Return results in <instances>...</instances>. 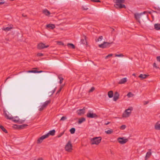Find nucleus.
<instances>
[{"label":"nucleus","instance_id":"obj_1","mask_svg":"<svg viewBox=\"0 0 160 160\" xmlns=\"http://www.w3.org/2000/svg\"><path fill=\"white\" fill-rule=\"evenodd\" d=\"M125 0H116V4L114 5L115 7L117 8H126V6L122 4L125 2Z\"/></svg>","mask_w":160,"mask_h":160},{"label":"nucleus","instance_id":"obj_2","mask_svg":"<svg viewBox=\"0 0 160 160\" xmlns=\"http://www.w3.org/2000/svg\"><path fill=\"white\" fill-rule=\"evenodd\" d=\"M101 138L100 137H96L90 139V142L91 144L98 145L101 142Z\"/></svg>","mask_w":160,"mask_h":160},{"label":"nucleus","instance_id":"obj_3","mask_svg":"<svg viewBox=\"0 0 160 160\" xmlns=\"http://www.w3.org/2000/svg\"><path fill=\"white\" fill-rule=\"evenodd\" d=\"M132 110V107L129 108L126 110L122 114V117L125 118L129 117Z\"/></svg>","mask_w":160,"mask_h":160},{"label":"nucleus","instance_id":"obj_4","mask_svg":"<svg viewBox=\"0 0 160 160\" xmlns=\"http://www.w3.org/2000/svg\"><path fill=\"white\" fill-rule=\"evenodd\" d=\"M113 43V42H104L103 43H102L101 44H99L98 45V46L100 48H104L109 47L110 45Z\"/></svg>","mask_w":160,"mask_h":160},{"label":"nucleus","instance_id":"obj_5","mask_svg":"<svg viewBox=\"0 0 160 160\" xmlns=\"http://www.w3.org/2000/svg\"><path fill=\"white\" fill-rule=\"evenodd\" d=\"M72 145L70 141H69L65 145V150L68 152H70L72 149Z\"/></svg>","mask_w":160,"mask_h":160},{"label":"nucleus","instance_id":"obj_6","mask_svg":"<svg viewBox=\"0 0 160 160\" xmlns=\"http://www.w3.org/2000/svg\"><path fill=\"white\" fill-rule=\"evenodd\" d=\"M87 117L90 118H96L98 116L91 111H89L87 114Z\"/></svg>","mask_w":160,"mask_h":160},{"label":"nucleus","instance_id":"obj_7","mask_svg":"<svg viewBox=\"0 0 160 160\" xmlns=\"http://www.w3.org/2000/svg\"><path fill=\"white\" fill-rule=\"evenodd\" d=\"M134 17L135 19L139 22V23H140V18H143L144 16L142 15V13H140V14L139 13H135L134 14Z\"/></svg>","mask_w":160,"mask_h":160},{"label":"nucleus","instance_id":"obj_8","mask_svg":"<svg viewBox=\"0 0 160 160\" xmlns=\"http://www.w3.org/2000/svg\"><path fill=\"white\" fill-rule=\"evenodd\" d=\"M118 142L121 144H124L128 141L127 139L125 137L119 138L118 139Z\"/></svg>","mask_w":160,"mask_h":160},{"label":"nucleus","instance_id":"obj_9","mask_svg":"<svg viewBox=\"0 0 160 160\" xmlns=\"http://www.w3.org/2000/svg\"><path fill=\"white\" fill-rule=\"evenodd\" d=\"M48 45H45V44L42 43H41L38 44L37 46V48L39 49H41L45 48H47L49 47Z\"/></svg>","mask_w":160,"mask_h":160},{"label":"nucleus","instance_id":"obj_10","mask_svg":"<svg viewBox=\"0 0 160 160\" xmlns=\"http://www.w3.org/2000/svg\"><path fill=\"white\" fill-rule=\"evenodd\" d=\"M77 114L80 116H82L85 113V108H83L82 109H80L77 111Z\"/></svg>","mask_w":160,"mask_h":160},{"label":"nucleus","instance_id":"obj_11","mask_svg":"<svg viewBox=\"0 0 160 160\" xmlns=\"http://www.w3.org/2000/svg\"><path fill=\"white\" fill-rule=\"evenodd\" d=\"M4 114L5 115V117L8 119H11L13 118L12 116L11 115L9 114L8 112L5 111L4 112Z\"/></svg>","mask_w":160,"mask_h":160},{"label":"nucleus","instance_id":"obj_12","mask_svg":"<svg viewBox=\"0 0 160 160\" xmlns=\"http://www.w3.org/2000/svg\"><path fill=\"white\" fill-rule=\"evenodd\" d=\"M46 135H45L40 138L37 141V143H41L42 141L45 138H47Z\"/></svg>","mask_w":160,"mask_h":160},{"label":"nucleus","instance_id":"obj_13","mask_svg":"<svg viewBox=\"0 0 160 160\" xmlns=\"http://www.w3.org/2000/svg\"><path fill=\"white\" fill-rule=\"evenodd\" d=\"M83 36L84 38V39H82L81 40V43L83 44L86 45L87 44V37L84 35H83Z\"/></svg>","mask_w":160,"mask_h":160},{"label":"nucleus","instance_id":"obj_14","mask_svg":"<svg viewBox=\"0 0 160 160\" xmlns=\"http://www.w3.org/2000/svg\"><path fill=\"white\" fill-rule=\"evenodd\" d=\"M113 96V100H117L119 98V94L118 92L116 91L115 92Z\"/></svg>","mask_w":160,"mask_h":160},{"label":"nucleus","instance_id":"obj_15","mask_svg":"<svg viewBox=\"0 0 160 160\" xmlns=\"http://www.w3.org/2000/svg\"><path fill=\"white\" fill-rule=\"evenodd\" d=\"M55 130H53L50 131L46 135L48 138L50 135H53L55 134Z\"/></svg>","mask_w":160,"mask_h":160},{"label":"nucleus","instance_id":"obj_16","mask_svg":"<svg viewBox=\"0 0 160 160\" xmlns=\"http://www.w3.org/2000/svg\"><path fill=\"white\" fill-rule=\"evenodd\" d=\"M127 78H123L121 79L120 81L118 82V84H122L124 83L127 82Z\"/></svg>","mask_w":160,"mask_h":160},{"label":"nucleus","instance_id":"obj_17","mask_svg":"<svg viewBox=\"0 0 160 160\" xmlns=\"http://www.w3.org/2000/svg\"><path fill=\"white\" fill-rule=\"evenodd\" d=\"M149 76V75H147L146 74H140L138 77L141 79L142 80L146 78L148 76Z\"/></svg>","mask_w":160,"mask_h":160},{"label":"nucleus","instance_id":"obj_18","mask_svg":"<svg viewBox=\"0 0 160 160\" xmlns=\"http://www.w3.org/2000/svg\"><path fill=\"white\" fill-rule=\"evenodd\" d=\"M42 13L46 16H49L50 14V12L47 9H45L42 11Z\"/></svg>","mask_w":160,"mask_h":160},{"label":"nucleus","instance_id":"obj_19","mask_svg":"<svg viewBox=\"0 0 160 160\" xmlns=\"http://www.w3.org/2000/svg\"><path fill=\"white\" fill-rule=\"evenodd\" d=\"M155 128L158 130H160V122H157L155 125Z\"/></svg>","mask_w":160,"mask_h":160},{"label":"nucleus","instance_id":"obj_20","mask_svg":"<svg viewBox=\"0 0 160 160\" xmlns=\"http://www.w3.org/2000/svg\"><path fill=\"white\" fill-rule=\"evenodd\" d=\"M47 28H50L51 29H53L55 28L54 25L53 24H49L46 25Z\"/></svg>","mask_w":160,"mask_h":160},{"label":"nucleus","instance_id":"obj_21","mask_svg":"<svg viewBox=\"0 0 160 160\" xmlns=\"http://www.w3.org/2000/svg\"><path fill=\"white\" fill-rule=\"evenodd\" d=\"M155 29L157 30H160V24L157 23L154 25Z\"/></svg>","mask_w":160,"mask_h":160},{"label":"nucleus","instance_id":"obj_22","mask_svg":"<svg viewBox=\"0 0 160 160\" xmlns=\"http://www.w3.org/2000/svg\"><path fill=\"white\" fill-rule=\"evenodd\" d=\"M86 119L84 118H82L79 119L78 123L80 124L85 121Z\"/></svg>","mask_w":160,"mask_h":160},{"label":"nucleus","instance_id":"obj_23","mask_svg":"<svg viewBox=\"0 0 160 160\" xmlns=\"http://www.w3.org/2000/svg\"><path fill=\"white\" fill-rule=\"evenodd\" d=\"M108 95L109 98H112L113 97V93L112 91H110L108 92Z\"/></svg>","mask_w":160,"mask_h":160},{"label":"nucleus","instance_id":"obj_24","mask_svg":"<svg viewBox=\"0 0 160 160\" xmlns=\"http://www.w3.org/2000/svg\"><path fill=\"white\" fill-rule=\"evenodd\" d=\"M13 119H14L13 120V121L14 122H18L20 123H22V122H23L24 121H19V118H18V117H13Z\"/></svg>","mask_w":160,"mask_h":160},{"label":"nucleus","instance_id":"obj_25","mask_svg":"<svg viewBox=\"0 0 160 160\" xmlns=\"http://www.w3.org/2000/svg\"><path fill=\"white\" fill-rule=\"evenodd\" d=\"M49 103V102L48 101H46L45 102L44 104L42 105V107H41L40 108L39 110H42L43 109V108L45 107H46V106Z\"/></svg>","mask_w":160,"mask_h":160},{"label":"nucleus","instance_id":"obj_26","mask_svg":"<svg viewBox=\"0 0 160 160\" xmlns=\"http://www.w3.org/2000/svg\"><path fill=\"white\" fill-rule=\"evenodd\" d=\"M113 132V130L111 129H109L108 130L106 129L105 132L108 134H110Z\"/></svg>","mask_w":160,"mask_h":160},{"label":"nucleus","instance_id":"obj_27","mask_svg":"<svg viewBox=\"0 0 160 160\" xmlns=\"http://www.w3.org/2000/svg\"><path fill=\"white\" fill-rule=\"evenodd\" d=\"M69 48H71L72 49H74L75 48V45L72 43H68L67 44Z\"/></svg>","mask_w":160,"mask_h":160},{"label":"nucleus","instance_id":"obj_28","mask_svg":"<svg viewBox=\"0 0 160 160\" xmlns=\"http://www.w3.org/2000/svg\"><path fill=\"white\" fill-rule=\"evenodd\" d=\"M151 155V153L150 152H147L145 157V159L146 160L148 159Z\"/></svg>","mask_w":160,"mask_h":160},{"label":"nucleus","instance_id":"obj_29","mask_svg":"<svg viewBox=\"0 0 160 160\" xmlns=\"http://www.w3.org/2000/svg\"><path fill=\"white\" fill-rule=\"evenodd\" d=\"M133 96H134V94H132L131 92H129L127 94V96L128 98L132 97Z\"/></svg>","mask_w":160,"mask_h":160},{"label":"nucleus","instance_id":"obj_30","mask_svg":"<svg viewBox=\"0 0 160 160\" xmlns=\"http://www.w3.org/2000/svg\"><path fill=\"white\" fill-rule=\"evenodd\" d=\"M82 9L83 10H87L88 9V6H82Z\"/></svg>","mask_w":160,"mask_h":160},{"label":"nucleus","instance_id":"obj_31","mask_svg":"<svg viewBox=\"0 0 160 160\" xmlns=\"http://www.w3.org/2000/svg\"><path fill=\"white\" fill-rule=\"evenodd\" d=\"M12 28V27H6V28H3L2 29V30L5 31H9L10 30V29Z\"/></svg>","mask_w":160,"mask_h":160},{"label":"nucleus","instance_id":"obj_32","mask_svg":"<svg viewBox=\"0 0 160 160\" xmlns=\"http://www.w3.org/2000/svg\"><path fill=\"white\" fill-rule=\"evenodd\" d=\"M103 38V37L102 36H100L98 38L96 39H95V41L96 42H99L100 41H101Z\"/></svg>","mask_w":160,"mask_h":160},{"label":"nucleus","instance_id":"obj_33","mask_svg":"<svg viewBox=\"0 0 160 160\" xmlns=\"http://www.w3.org/2000/svg\"><path fill=\"white\" fill-rule=\"evenodd\" d=\"M32 73H40V72H42V71H38L36 70H32Z\"/></svg>","mask_w":160,"mask_h":160},{"label":"nucleus","instance_id":"obj_34","mask_svg":"<svg viewBox=\"0 0 160 160\" xmlns=\"http://www.w3.org/2000/svg\"><path fill=\"white\" fill-rule=\"evenodd\" d=\"M126 126L125 125H123L120 127V129L122 130H124L126 128Z\"/></svg>","mask_w":160,"mask_h":160},{"label":"nucleus","instance_id":"obj_35","mask_svg":"<svg viewBox=\"0 0 160 160\" xmlns=\"http://www.w3.org/2000/svg\"><path fill=\"white\" fill-rule=\"evenodd\" d=\"M75 129L74 128H72L70 130V132L71 133L73 134L75 132Z\"/></svg>","mask_w":160,"mask_h":160},{"label":"nucleus","instance_id":"obj_36","mask_svg":"<svg viewBox=\"0 0 160 160\" xmlns=\"http://www.w3.org/2000/svg\"><path fill=\"white\" fill-rule=\"evenodd\" d=\"M0 128L5 132L7 133V131L5 129V128L2 126H0Z\"/></svg>","mask_w":160,"mask_h":160},{"label":"nucleus","instance_id":"obj_37","mask_svg":"<svg viewBox=\"0 0 160 160\" xmlns=\"http://www.w3.org/2000/svg\"><path fill=\"white\" fill-rule=\"evenodd\" d=\"M115 56L116 57H122L124 56V55L122 54H116L115 55Z\"/></svg>","mask_w":160,"mask_h":160},{"label":"nucleus","instance_id":"obj_38","mask_svg":"<svg viewBox=\"0 0 160 160\" xmlns=\"http://www.w3.org/2000/svg\"><path fill=\"white\" fill-rule=\"evenodd\" d=\"M95 90V88L94 87H92L89 91V92H92Z\"/></svg>","mask_w":160,"mask_h":160},{"label":"nucleus","instance_id":"obj_39","mask_svg":"<svg viewBox=\"0 0 160 160\" xmlns=\"http://www.w3.org/2000/svg\"><path fill=\"white\" fill-rule=\"evenodd\" d=\"M67 118L66 117H62L61 118V119H60V121H64L66 119H67Z\"/></svg>","mask_w":160,"mask_h":160},{"label":"nucleus","instance_id":"obj_40","mask_svg":"<svg viewBox=\"0 0 160 160\" xmlns=\"http://www.w3.org/2000/svg\"><path fill=\"white\" fill-rule=\"evenodd\" d=\"M37 55L38 57H40L43 56V54L41 53H37Z\"/></svg>","mask_w":160,"mask_h":160},{"label":"nucleus","instance_id":"obj_41","mask_svg":"<svg viewBox=\"0 0 160 160\" xmlns=\"http://www.w3.org/2000/svg\"><path fill=\"white\" fill-rule=\"evenodd\" d=\"M112 55H113V54H109L107 56L105 57V59H107L109 57H112Z\"/></svg>","mask_w":160,"mask_h":160},{"label":"nucleus","instance_id":"obj_42","mask_svg":"<svg viewBox=\"0 0 160 160\" xmlns=\"http://www.w3.org/2000/svg\"><path fill=\"white\" fill-rule=\"evenodd\" d=\"M91 1L94 2H99L101 1L99 0H91Z\"/></svg>","mask_w":160,"mask_h":160},{"label":"nucleus","instance_id":"obj_43","mask_svg":"<svg viewBox=\"0 0 160 160\" xmlns=\"http://www.w3.org/2000/svg\"><path fill=\"white\" fill-rule=\"evenodd\" d=\"M153 66L154 67H155V68H159V67L157 66L156 64V63L155 62L153 63Z\"/></svg>","mask_w":160,"mask_h":160},{"label":"nucleus","instance_id":"obj_44","mask_svg":"<svg viewBox=\"0 0 160 160\" xmlns=\"http://www.w3.org/2000/svg\"><path fill=\"white\" fill-rule=\"evenodd\" d=\"M63 133H64V132H63L60 133V134H59L58 135V138H60V137H61V136L63 135Z\"/></svg>","mask_w":160,"mask_h":160},{"label":"nucleus","instance_id":"obj_45","mask_svg":"<svg viewBox=\"0 0 160 160\" xmlns=\"http://www.w3.org/2000/svg\"><path fill=\"white\" fill-rule=\"evenodd\" d=\"M157 59L158 61L160 62V56L157 57Z\"/></svg>","mask_w":160,"mask_h":160},{"label":"nucleus","instance_id":"obj_46","mask_svg":"<svg viewBox=\"0 0 160 160\" xmlns=\"http://www.w3.org/2000/svg\"><path fill=\"white\" fill-rule=\"evenodd\" d=\"M5 3L4 2H3L2 0H0V5H2L4 4Z\"/></svg>","mask_w":160,"mask_h":160},{"label":"nucleus","instance_id":"obj_47","mask_svg":"<svg viewBox=\"0 0 160 160\" xmlns=\"http://www.w3.org/2000/svg\"><path fill=\"white\" fill-rule=\"evenodd\" d=\"M63 80V78H62L61 79H60V80L59 83L60 84H61L62 83Z\"/></svg>","mask_w":160,"mask_h":160},{"label":"nucleus","instance_id":"obj_48","mask_svg":"<svg viewBox=\"0 0 160 160\" xmlns=\"http://www.w3.org/2000/svg\"><path fill=\"white\" fill-rule=\"evenodd\" d=\"M56 88H55L52 91L51 95L53 93H54L56 90Z\"/></svg>","mask_w":160,"mask_h":160},{"label":"nucleus","instance_id":"obj_49","mask_svg":"<svg viewBox=\"0 0 160 160\" xmlns=\"http://www.w3.org/2000/svg\"><path fill=\"white\" fill-rule=\"evenodd\" d=\"M62 89V88L61 87L59 89L57 92V93H59L60 92V91Z\"/></svg>","mask_w":160,"mask_h":160},{"label":"nucleus","instance_id":"obj_50","mask_svg":"<svg viewBox=\"0 0 160 160\" xmlns=\"http://www.w3.org/2000/svg\"><path fill=\"white\" fill-rule=\"evenodd\" d=\"M111 28L112 29V32H111V33H112L113 32L115 31V29H114L113 28Z\"/></svg>","mask_w":160,"mask_h":160},{"label":"nucleus","instance_id":"obj_51","mask_svg":"<svg viewBox=\"0 0 160 160\" xmlns=\"http://www.w3.org/2000/svg\"><path fill=\"white\" fill-rule=\"evenodd\" d=\"M148 101H146L144 102V104H147V103H148Z\"/></svg>","mask_w":160,"mask_h":160},{"label":"nucleus","instance_id":"obj_52","mask_svg":"<svg viewBox=\"0 0 160 160\" xmlns=\"http://www.w3.org/2000/svg\"><path fill=\"white\" fill-rule=\"evenodd\" d=\"M110 123V122H107L105 123V124L106 125H107Z\"/></svg>","mask_w":160,"mask_h":160},{"label":"nucleus","instance_id":"obj_53","mask_svg":"<svg viewBox=\"0 0 160 160\" xmlns=\"http://www.w3.org/2000/svg\"><path fill=\"white\" fill-rule=\"evenodd\" d=\"M147 11H144L142 13V15H143V14H145V13H147Z\"/></svg>","mask_w":160,"mask_h":160},{"label":"nucleus","instance_id":"obj_54","mask_svg":"<svg viewBox=\"0 0 160 160\" xmlns=\"http://www.w3.org/2000/svg\"><path fill=\"white\" fill-rule=\"evenodd\" d=\"M58 78L59 79H60H60H61L62 78H62L61 77H59V76Z\"/></svg>","mask_w":160,"mask_h":160},{"label":"nucleus","instance_id":"obj_55","mask_svg":"<svg viewBox=\"0 0 160 160\" xmlns=\"http://www.w3.org/2000/svg\"><path fill=\"white\" fill-rule=\"evenodd\" d=\"M32 70H29L28 71V72H32Z\"/></svg>","mask_w":160,"mask_h":160},{"label":"nucleus","instance_id":"obj_56","mask_svg":"<svg viewBox=\"0 0 160 160\" xmlns=\"http://www.w3.org/2000/svg\"><path fill=\"white\" fill-rule=\"evenodd\" d=\"M26 126V125H23L21 126V127L22 128V127H24V126Z\"/></svg>","mask_w":160,"mask_h":160},{"label":"nucleus","instance_id":"obj_57","mask_svg":"<svg viewBox=\"0 0 160 160\" xmlns=\"http://www.w3.org/2000/svg\"><path fill=\"white\" fill-rule=\"evenodd\" d=\"M59 42L61 43H60V45H63V43L61 42Z\"/></svg>","mask_w":160,"mask_h":160},{"label":"nucleus","instance_id":"obj_58","mask_svg":"<svg viewBox=\"0 0 160 160\" xmlns=\"http://www.w3.org/2000/svg\"><path fill=\"white\" fill-rule=\"evenodd\" d=\"M5 40H7V41H8V40H9V39H8V38H6L5 39Z\"/></svg>","mask_w":160,"mask_h":160},{"label":"nucleus","instance_id":"obj_59","mask_svg":"<svg viewBox=\"0 0 160 160\" xmlns=\"http://www.w3.org/2000/svg\"><path fill=\"white\" fill-rule=\"evenodd\" d=\"M148 15H147V17H148Z\"/></svg>","mask_w":160,"mask_h":160},{"label":"nucleus","instance_id":"obj_60","mask_svg":"<svg viewBox=\"0 0 160 160\" xmlns=\"http://www.w3.org/2000/svg\"><path fill=\"white\" fill-rule=\"evenodd\" d=\"M133 75H134V74H133Z\"/></svg>","mask_w":160,"mask_h":160}]
</instances>
